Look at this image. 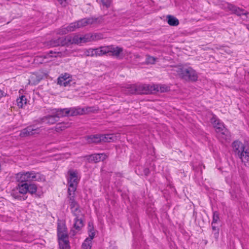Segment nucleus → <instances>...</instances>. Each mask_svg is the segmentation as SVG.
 Returning a JSON list of instances; mask_svg holds the SVG:
<instances>
[{
  "mask_svg": "<svg viewBox=\"0 0 249 249\" xmlns=\"http://www.w3.org/2000/svg\"><path fill=\"white\" fill-rule=\"evenodd\" d=\"M152 88L148 85L135 84L127 85L123 87L122 90L126 94H148Z\"/></svg>",
  "mask_w": 249,
  "mask_h": 249,
  "instance_id": "obj_1",
  "label": "nucleus"
},
{
  "mask_svg": "<svg viewBox=\"0 0 249 249\" xmlns=\"http://www.w3.org/2000/svg\"><path fill=\"white\" fill-rule=\"evenodd\" d=\"M70 108L55 109L53 110L52 114L44 117L42 119L43 122L49 124H53L61 117L71 116Z\"/></svg>",
  "mask_w": 249,
  "mask_h": 249,
  "instance_id": "obj_2",
  "label": "nucleus"
},
{
  "mask_svg": "<svg viewBox=\"0 0 249 249\" xmlns=\"http://www.w3.org/2000/svg\"><path fill=\"white\" fill-rule=\"evenodd\" d=\"M16 179L18 181L21 183L32 181H45L44 176L39 173H35L34 171L20 172L16 175Z\"/></svg>",
  "mask_w": 249,
  "mask_h": 249,
  "instance_id": "obj_3",
  "label": "nucleus"
},
{
  "mask_svg": "<svg viewBox=\"0 0 249 249\" xmlns=\"http://www.w3.org/2000/svg\"><path fill=\"white\" fill-rule=\"evenodd\" d=\"M233 150L236 155L245 164H249V149H246L245 145L240 141H235L232 144Z\"/></svg>",
  "mask_w": 249,
  "mask_h": 249,
  "instance_id": "obj_4",
  "label": "nucleus"
},
{
  "mask_svg": "<svg viewBox=\"0 0 249 249\" xmlns=\"http://www.w3.org/2000/svg\"><path fill=\"white\" fill-rule=\"evenodd\" d=\"M177 73L181 79L187 82H196L198 77L196 71L191 67L180 68Z\"/></svg>",
  "mask_w": 249,
  "mask_h": 249,
  "instance_id": "obj_5",
  "label": "nucleus"
},
{
  "mask_svg": "<svg viewBox=\"0 0 249 249\" xmlns=\"http://www.w3.org/2000/svg\"><path fill=\"white\" fill-rule=\"evenodd\" d=\"M69 177L68 181L69 184L68 194L71 195V193H74L78 183L79 179L78 178V172L76 170H69L68 172Z\"/></svg>",
  "mask_w": 249,
  "mask_h": 249,
  "instance_id": "obj_6",
  "label": "nucleus"
},
{
  "mask_svg": "<svg viewBox=\"0 0 249 249\" xmlns=\"http://www.w3.org/2000/svg\"><path fill=\"white\" fill-rule=\"evenodd\" d=\"M80 28L85 27L87 25L98 26L103 23L104 21L103 17L100 16L97 18L90 17L84 18L78 20Z\"/></svg>",
  "mask_w": 249,
  "mask_h": 249,
  "instance_id": "obj_7",
  "label": "nucleus"
},
{
  "mask_svg": "<svg viewBox=\"0 0 249 249\" xmlns=\"http://www.w3.org/2000/svg\"><path fill=\"white\" fill-rule=\"evenodd\" d=\"M211 123L213 124L216 132L219 135L227 136L229 135L228 130L224 127L218 119L214 117L211 119Z\"/></svg>",
  "mask_w": 249,
  "mask_h": 249,
  "instance_id": "obj_8",
  "label": "nucleus"
},
{
  "mask_svg": "<svg viewBox=\"0 0 249 249\" xmlns=\"http://www.w3.org/2000/svg\"><path fill=\"white\" fill-rule=\"evenodd\" d=\"M79 28H80L78 21H77L75 22L71 23L67 27H62L58 30L57 34L60 35H64L67 34L69 32L73 31L76 29Z\"/></svg>",
  "mask_w": 249,
  "mask_h": 249,
  "instance_id": "obj_9",
  "label": "nucleus"
},
{
  "mask_svg": "<svg viewBox=\"0 0 249 249\" xmlns=\"http://www.w3.org/2000/svg\"><path fill=\"white\" fill-rule=\"evenodd\" d=\"M87 55L89 56H101L104 54L108 53V50H107V46L104 47H101L99 48L89 49L88 51Z\"/></svg>",
  "mask_w": 249,
  "mask_h": 249,
  "instance_id": "obj_10",
  "label": "nucleus"
},
{
  "mask_svg": "<svg viewBox=\"0 0 249 249\" xmlns=\"http://www.w3.org/2000/svg\"><path fill=\"white\" fill-rule=\"evenodd\" d=\"M71 116H76L81 115L85 113L93 112L94 109L93 107H86L85 108H70Z\"/></svg>",
  "mask_w": 249,
  "mask_h": 249,
  "instance_id": "obj_11",
  "label": "nucleus"
},
{
  "mask_svg": "<svg viewBox=\"0 0 249 249\" xmlns=\"http://www.w3.org/2000/svg\"><path fill=\"white\" fill-rule=\"evenodd\" d=\"M81 43L90 42L102 38V35L100 34H88L83 36H81Z\"/></svg>",
  "mask_w": 249,
  "mask_h": 249,
  "instance_id": "obj_12",
  "label": "nucleus"
},
{
  "mask_svg": "<svg viewBox=\"0 0 249 249\" xmlns=\"http://www.w3.org/2000/svg\"><path fill=\"white\" fill-rule=\"evenodd\" d=\"M67 39L65 37H59L57 39H53L48 43V45L51 47H55L59 46H66ZM68 41V39H67Z\"/></svg>",
  "mask_w": 249,
  "mask_h": 249,
  "instance_id": "obj_13",
  "label": "nucleus"
},
{
  "mask_svg": "<svg viewBox=\"0 0 249 249\" xmlns=\"http://www.w3.org/2000/svg\"><path fill=\"white\" fill-rule=\"evenodd\" d=\"M107 50L109 55L115 56L117 58L120 57L121 53L123 52V48L117 46L114 47L113 45L107 46Z\"/></svg>",
  "mask_w": 249,
  "mask_h": 249,
  "instance_id": "obj_14",
  "label": "nucleus"
},
{
  "mask_svg": "<svg viewBox=\"0 0 249 249\" xmlns=\"http://www.w3.org/2000/svg\"><path fill=\"white\" fill-rule=\"evenodd\" d=\"M66 40L68 39V41H66L67 43L66 46L70 45L71 44H79L81 43V37L79 36L78 35H75L73 36H65Z\"/></svg>",
  "mask_w": 249,
  "mask_h": 249,
  "instance_id": "obj_15",
  "label": "nucleus"
},
{
  "mask_svg": "<svg viewBox=\"0 0 249 249\" xmlns=\"http://www.w3.org/2000/svg\"><path fill=\"white\" fill-rule=\"evenodd\" d=\"M57 236L58 238H63L68 237L67 228L65 225L58 224L57 226Z\"/></svg>",
  "mask_w": 249,
  "mask_h": 249,
  "instance_id": "obj_16",
  "label": "nucleus"
},
{
  "mask_svg": "<svg viewBox=\"0 0 249 249\" xmlns=\"http://www.w3.org/2000/svg\"><path fill=\"white\" fill-rule=\"evenodd\" d=\"M69 78L70 77L68 74L65 73L64 75H62V76L59 77L57 79L58 84L63 86L64 87L67 86L71 81V80L69 79Z\"/></svg>",
  "mask_w": 249,
  "mask_h": 249,
  "instance_id": "obj_17",
  "label": "nucleus"
},
{
  "mask_svg": "<svg viewBox=\"0 0 249 249\" xmlns=\"http://www.w3.org/2000/svg\"><path fill=\"white\" fill-rule=\"evenodd\" d=\"M60 249H70V243L68 237L58 238Z\"/></svg>",
  "mask_w": 249,
  "mask_h": 249,
  "instance_id": "obj_18",
  "label": "nucleus"
},
{
  "mask_svg": "<svg viewBox=\"0 0 249 249\" xmlns=\"http://www.w3.org/2000/svg\"><path fill=\"white\" fill-rule=\"evenodd\" d=\"M151 89V92L149 94L154 93L156 91H160V92H164L168 90V88L164 85H156V86H150Z\"/></svg>",
  "mask_w": 249,
  "mask_h": 249,
  "instance_id": "obj_19",
  "label": "nucleus"
},
{
  "mask_svg": "<svg viewBox=\"0 0 249 249\" xmlns=\"http://www.w3.org/2000/svg\"><path fill=\"white\" fill-rule=\"evenodd\" d=\"M74 197L75 193H71V195L70 194H68V198L69 199V203L70 204L71 209L78 206V204L75 201Z\"/></svg>",
  "mask_w": 249,
  "mask_h": 249,
  "instance_id": "obj_20",
  "label": "nucleus"
},
{
  "mask_svg": "<svg viewBox=\"0 0 249 249\" xmlns=\"http://www.w3.org/2000/svg\"><path fill=\"white\" fill-rule=\"evenodd\" d=\"M87 140L89 143L101 142L100 135H91L87 137Z\"/></svg>",
  "mask_w": 249,
  "mask_h": 249,
  "instance_id": "obj_21",
  "label": "nucleus"
},
{
  "mask_svg": "<svg viewBox=\"0 0 249 249\" xmlns=\"http://www.w3.org/2000/svg\"><path fill=\"white\" fill-rule=\"evenodd\" d=\"M168 23L172 26H176L179 24L178 20L175 17L171 15H167L166 17Z\"/></svg>",
  "mask_w": 249,
  "mask_h": 249,
  "instance_id": "obj_22",
  "label": "nucleus"
},
{
  "mask_svg": "<svg viewBox=\"0 0 249 249\" xmlns=\"http://www.w3.org/2000/svg\"><path fill=\"white\" fill-rule=\"evenodd\" d=\"M70 126V124L67 123H61L57 124L56 126H55V130L58 132H59L60 131H62L65 129L69 127Z\"/></svg>",
  "mask_w": 249,
  "mask_h": 249,
  "instance_id": "obj_23",
  "label": "nucleus"
},
{
  "mask_svg": "<svg viewBox=\"0 0 249 249\" xmlns=\"http://www.w3.org/2000/svg\"><path fill=\"white\" fill-rule=\"evenodd\" d=\"M17 189L20 194H25L28 192V183H23L21 184H18V187Z\"/></svg>",
  "mask_w": 249,
  "mask_h": 249,
  "instance_id": "obj_24",
  "label": "nucleus"
},
{
  "mask_svg": "<svg viewBox=\"0 0 249 249\" xmlns=\"http://www.w3.org/2000/svg\"><path fill=\"white\" fill-rule=\"evenodd\" d=\"M83 226L84 224L82 219L79 217H75L74 228L77 231H79Z\"/></svg>",
  "mask_w": 249,
  "mask_h": 249,
  "instance_id": "obj_25",
  "label": "nucleus"
},
{
  "mask_svg": "<svg viewBox=\"0 0 249 249\" xmlns=\"http://www.w3.org/2000/svg\"><path fill=\"white\" fill-rule=\"evenodd\" d=\"M31 130H32V129H31V125L29 126L26 128L23 129L21 131L19 136L21 137H26L29 136H32L30 134Z\"/></svg>",
  "mask_w": 249,
  "mask_h": 249,
  "instance_id": "obj_26",
  "label": "nucleus"
},
{
  "mask_svg": "<svg viewBox=\"0 0 249 249\" xmlns=\"http://www.w3.org/2000/svg\"><path fill=\"white\" fill-rule=\"evenodd\" d=\"M27 99L23 95L17 99V102L19 107L22 108L24 105L26 104Z\"/></svg>",
  "mask_w": 249,
  "mask_h": 249,
  "instance_id": "obj_27",
  "label": "nucleus"
},
{
  "mask_svg": "<svg viewBox=\"0 0 249 249\" xmlns=\"http://www.w3.org/2000/svg\"><path fill=\"white\" fill-rule=\"evenodd\" d=\"M90 238H87L82 244V249H91V240Z\"/></svg>",
  "mask_w": 249,
  "mask_h": 249,
  "instance_id": "obj_28",
  "label": "nucleus"
},
{
  "mask_svg": "<svg viewBox=\"0 0 249 249\" xmlns=\"http://www.w3.org/2000/svg\"><path fill=\"white\" fill-rule=\"evenodd\" d=\"M88 231L89 237L91 239H93L95 236V232H94L93 225L92 223H89Z\"/></svg>",
  "mask_w": 249,
  "mask_h": 249,
  "instance_id": "obj_29",
  "label": "nucleus"
},
{
  "mask_svg": "<svg viewBox=\"0 0 249 249\" xmlns=\"http://www.w3.org/2000/svg\"><path fill=\"white\" fill-rule=\"evenodd\" d=\"M101 142H109L112 139L111 135H100Z\"/></svg>",
  "mask_w": 249,
  "mask_h": 249,
  "instance_id": "obj_30",
  "label": "nucleus"
},
{
  "mask_svg": "<svg viewBox=\"0 0 249 249\" xmlns=\"http://www.w3.org/2000/svg\"><path fill=\"white\" fill-rule=\"evenodd\" d=\"M37 190V187L34 184H28V192L31 194L36 193Z\"/></svg>",
  "mask_w": 249,
  "mask_h": 249,
  "instance_id": "obj_31",
  "label": "nucleus"
},
{
  "mask_svg": "<svg viewBox=\"0 0 249 249\" xmlns=\"http://www.w3.org/2000/svg\"><path fill=\"white\" fill-rule=\"evenodd\" d=\"M21 194H19V193L17 191V189L13 190L11 195L13 197L16 199H18L20 200H21L22 199L23 200H25V198L20 196Z\"/></svg>",
  "mask_w": 249,
  "mask_h": 249,
  "instance_id": "obj_32",
  "label": "nucleus"
},
{
  "mask_svg": "<svg viewBox=\"0 0 249 249\" xmlns=\"http://www.w3.org/2000/svg\"><path fill=\"white\" fill-rule=\"evenodd\" d=\"M213 232L214 238L217 240L219 237V229L215 226V224H212Z\"/></svg>",
  "mask_w": 249,
  "mask_h": 249,
  "instance_id": "obj_33",
  "label": "nucleus"
},
{
  "mask_svg": "<svg viewBox=\"0 0 249 249\" xmlns=\"http://www.w3.org/2000/svg\"><path fill=\"white\" fill-rule=\"evenodd\" d=\"M100 154H94L90 155L89 159L94 162H98L100 161Z\"/></svg>",
  "mask_w": 249,
  "mask_h": 249,
  "instance_id": "obj_34",
  "label": "nucleus"
},
{
  "mask_svg": "<svg viewBox=\"0 0 249 249\" xmlns=\"http://www.w3.org/2000/svg\"><path fill=\"white\" fill-rule=\"evenodd\" d=\"M219 220V213L217 211H214L213 212V221L212 222V224H216Z\"/></svg>",
  "mask_w": 249,
  "mask_h": 249,
  "instance_id": "obj_35",
  "label": "nucleus"
},
{
  "mask_svg": "<svg viewBox=\"0 0 249 249\" xmlns=\"http://www.w3.org/2000/svg\"><path fill=\"white\" fill-rule=\"evenodd\" d=\"M244 11L245 10L244 9H241L237 7L235 12L233 13L239 16H240L241 15H247L248 14H249V13L244 12Z\"/></svg>",
  "mask_w": 249,
  "mask_h": 249,
  "instance_id": "obj_36",
  "label": "nucleus"
},
{
  "mask_svg": "<svg viewBox=\"0 0 249 249\" xmlns=\"http://www.w3.org/2000/svg\"><path fill=\"white\" fill-rule=\"evenodd\" d=\"M71 212L73 215L76 216V217H80L81 215V211L79 209V206L74 208L71 209Z\"/></svg>",
  "mask_w": 249,
  "mask_h": 249,
  "instance_id": "obj_37",
  "label": "nucleus"
},
{
  "mask_svg": "<svg viewBox=\"0 0 249 249\" xmlns=\"http://www.w3.org/2000/svg\"><path fill=\"white\" fill-rule=\"evenodd\" d=\"M31 132H30V134L31 135H34L36 134H38L40 133V129L38 127H35L34 126L31 125Z\"/></svg>",
  "mask_w": 249,
  "mask_h": 249,
  "instance_id": "obj_38",
  "label": "nucleus"
},
{
  "mask_svg": "<svg viewBox=\"0 0 249 249\" xmlns=\"http://www.w3.org/2000/svg\"><path fill=\"white\" fill-rule=\"evenodd\" d=\"M101 3L106 8H108L110 6L111 1L110 0H100Z\"/></svg>",
  "mask_w": 249,
  "mask_h": 249,
  "instance_id": "obj_39",
  "label": "nucleus"
},
{
  "mask_svg": "<svg viewBox=\"0 0 249 249\" xmlns=\"http://www.w3.org/2000/svg\"><path fill=\"white\" fill-rule=\"evenodd\" d=\"M156 59L154 57L148 56L147 58L146 62L148 64L155 63Z\"/></svg>",
  "mask_w": 249,
  "mask_h": 249,
  "instance_id": "obj_40",
  "label": "nucleus"
},
{
  "mask_svg": "<svg viewBox=\"0 0 249 249\" xmlns=\"http://www.w3.org/2000/svg\"><path fill=\"white\" fill-rule=\"evenodd\" d=\"M236 8H237L236 6L231 5V4H230L228 6V8L230 9V10L232 11L233 13H234L235 12Z\"/></svg>",
  "mask_w": 249,
  "mask_h": 249,
  "instance_id": "obj_41",
  "label": "nucleus"
},
{
  "mask_svg": "<svg viewBox=\"0 0 249 249\" xmlns=\"http://www.w3.org/2000/svg\"><path fill=\"white\" fill-rule=\"evenodd\" d=\"M100 161H103L107 158V155L105 154L102 153L100 154Z\"/></svg>",
  "mask_w": 249,
  "mask_h": 249,
  "instance_id": "obj_42",
  "label": "nucleus"
},
{
  "mask_svg": "<svg viewBox=\"0 0 249 249\" xmlns=\"http://www.w3.org/2000/svg\"><path fill=\"white\" fill-rule=\"evenodd\" d=\"M59 3L63 6H65L67 4L66 0H57Z\"/></svg>",
  "mask_w": 249,
  "mask_h": 249,
  "instance_id": "obj_43",
  "label": "nucleus"
},
{
  "mask_svg": "<svg viewBox=\"0 0 249 249\" xmlns=\"http://www.w3.org/2000/svg\"><path fill=\"white\" fill-rule=\"evenodd\" d=\"M149 173H150V171H149V169L148 168H145L143 169V173H144L145 176H147L149 174Z\"/></svg>",
  "mask_w": 249,
  "mask_h": 249,
  "instance_id": "obj_44",
  "label": "nucleus"
},
{
  "mask_svg": "<svg viewBox=\"0 0 249 249\" xmlns=\"http://www.w3.org/2000/svg\"><path fill=\"white\" fill-rule=\"evenodd\" d=\"M6 96V94L1 90H0V98Z\"/></svg>",
  "mask_w": 249,
  "mask_h": 249,
  "instance_id": "obj_45",
  "label": "nucleus"
},
{
  "mask_svg": "<svg viewBox=\"0 0 249 249\" xmlns=\"http://www.w3.org/2000/svg\"><path fill=\"white\" fill-rule=\"evenodd\" d=\"M76 232L74 230H71L70 232V234L72 236H74L76 234Z\"/></svg>",
  "mask_w": 249,
  "mask_h": 249,
  "instance_id": "obj_46",
  "label": "nucleus"
},
{
  "mask_svg": "<svg viewBox=\"0 0 249 249\" xmlns=\"http://www.w3.org/2000/svg\"><path fill=\"white\" fill-rule=\"evenodd\" d=\"M112 249H117L116 247H114Z\"/></svg>",
  "mask_w": 249,
  "mask_h": 249,
  "instance_id": "obj_47",
  "label": "nucleus"
},
{
  "mask_svg": "<svg viewBox=\"0 0 249 249\" xmlns=\"http://www.w3.org/2000/svg\"><path fill=\"white\" fill-rule=\"evenodd\" d=\"M41 79V78L39 79H38L37 81L39 82Z\"/></svg>",
  "mask_w": 249,
  "mask_h": 249,
  "instance_id": "obj_48",
  "label": "nucleus"
},
{
  "mask_svg": "<svg viewBox=\"0 0 249 249\" xmlns=\"http://www.w3.org/2000/svg\"><path fill=\"white\" fill-rule=\"evenodd\" d=\"M248 29H249V27H248Z\"/></svg>",
  "mask_w": 249,
  "mask_h": 249,
  "instance_id": "obj_49",
  "label": "nucleus"
}]
</instances>
